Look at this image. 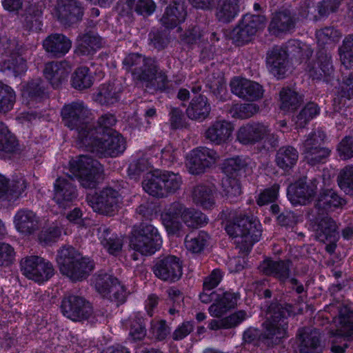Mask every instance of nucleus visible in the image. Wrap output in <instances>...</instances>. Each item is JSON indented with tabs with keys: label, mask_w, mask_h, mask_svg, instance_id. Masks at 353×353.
Wrapping results in <instances>:
<instances>
[{
	"label": "nucleus",
	"mask_w": 353,
	"mask_h": 353,
	"mask_svg": "<svg viewBox=\"0 0 353 353\" xmlns=\"http://www.w3.org/2000/svg\"><path fill=\"white\" fill-rule=\"evenodd\" d=\"M182 220L189 228H198L207 223L206 216L201 211L186 208L182 214Z\"/></svg>",
	"instance_id": "nucleus-52"
},
{
	"label": "nucleus",
	"mask_w": 353,
	"mask_h": 353,
	"mask_svg": "<svg viewBox=\"0 0 353 353\" xmlns=\"http://www.w3.org/2000/svg\"><path fill=\"white\" fill-rule=\"evenodd\" d=\"M170 332V329L165 320H152L150 323L149 334L158 341L164 340Z\"/></svg>",
	"instance_id": "nucleus-60"
},
{
	"label": "nucleus",
	"mask_w": 353,
	"mask_h": 353,
	"mask_svg": "<svg viewBox=\"0 0 353 353\" xmlns=\"http://www.w3.org/2000/svg\"><path fill=\"white\" fill-rule=\"evenodd\" d=\"M70 171L85 188H94L101 176V163L90 155L81 154L70 161Z\"/></svg>",
	"instance_id": "nucleus-6"
},
{
	"label": "nucleus",
	"mask_w": 353,
	"mask_h": 353,
	"mask_svg": "<svg viewBox=\"0 0 353 353\" xmlns=\"http://www.w3.org/2000/svg\"><path fill=\"white\" fill-rule=\"evenodd\" d=\"M97 235L101 245L110 254L117 255L121 251L123 239L112 232L105 225H101L97 228Z\"/></svg>",
	"instance_id": "nucleus-40"
},
{
	"label": "nucleus",
	"mask_w": 353,
	"mask_h": 353,
	"mask_svg": "<svg viewBox=\"0 0 353 353\" xmlns=\"http://www.w3.org/2000/svg\"><path fill=\"white\" fill-rule=\"evenodd\" d=\"M91 112L83 101H74L65 105L61 110L63 124L71 130L77 132L79 146L88 145L90 138H88L92 128Z\"/></svg>",
	"instance_id": "nucleus-2"
},
{
	"label": "nucleus",
	"mask_w": 353,
	"mask_h": 353,
	"mask_svg": "<svg viewBox=\"0 0 353 353\" xmlns=\"http://www.w3.org/2000/svg\"><path fill=\"white\" fill-rule=\"evenodd\" d=\"M19 150V143L7 126L0 122V151L6 153H14Z\"/></svg>",
	"instance_id": "nucleus-50"
},
{
	"label": "nucleus",
	"mask_w": 353,
	"mask_h": 353,
	"mask_svg": "<svg viewBox=\"0 0 353 353\" xmlns=\"http://www.w3.org/2000/svg\"><path fill=\"white\" fill-rule=\"evenodd\" d=\"M128 12L134 10L139 14H151L156 6L152 0H126Z\"/></svg>",
	"instance_id": "nucleus-56"
},
{
	"label": "nucleus",
	"mask_w": 353,
	"mask_h": 353,
	"mask_svg": "<svg viewBox=\"0 0 353 353\" xmlns=\"http://www.w3.org/2000/svg\"><path fill=\"white\" fill-rule=\"evenodd\" d=\"M291 265L290 260L265 259L260 263L259 270L263 274L273 276L280 283H285L290 279Z\"/></svg>",
	"instance_id": "nucleus-28"
},
{
	"label": "nucleus",
	"mask_w": 353,
	"mask_h": 353,
	"mask_svg": "<svg viewBox=\"0 0 353 353\" xmlns=\"http://www.w3.org/2000/svg\"><path fill=\"white\" fill-rule=\"evenodd\" d=\"M353 341V310L343 307L340 310L339 326L331 351L334 353H344L347 348V341Z\"/></svg>",
	"instance_id": "nucleus-12"
},
{
	"label": "nucleus",
	"mask_w": 353,
	"mask_h": 353,
	"mask_svg": "<svg viewBox=\"0 0 353 353\" xmlns=\"http://www.w3.org/2000/svg\"><path fill=\"white\" fill-rule=\"evenodd\" d=\"M317 180L313 179L310 182L306 178H301L288 188V198L294 205H306L316 194Z\"/></svg>",
	"instance_id": "nucleus-18"
},
{
	"label": "nucleus",
	"mask_w": 353,
	"mask_h": 353,
	"mask_svg": "<svg viewBox=\"0 0 353 353\" xmlns=\"http://www.w3.org/2000/svg\"><path fill=\"white\" fill-rule=\"evenodd\" d=\"M224 196L230 202H235L241 194V185L234 178L227 179L223 183Z\"/></svg>",
	"instance_id": "nucleus-61"
},
{
	"label": "nucleus",
	"mask_w": 353,
	"mask_h": 353,
	"mask_svg": "<svg viewBox=\"0 0 353 353\" xmlns=\"http://www.w3.org/2000/svg\"><path fill=\"white\" fill-rule=\"evenodd\" d=\"M14 224L17 232L30 236L40 228V217L34 211L23 208L19 210L14 216Z\"/></svg>",
	"instance_id": "nucleus-27"
},
{
	"label": "nucleus",
	"mask_w": 353,
	"mask_h": 353,
	"mask_svg": "<svg viewBox=\"0 0 353 353\" xmlns=\"http://www.w3.org/2000/svg\"><path fill=\"white\" fill-rule=\"evenodd\" d=\"M95 131L90 132L89 145H80L81 148H85V150L96 154L99 157H115L125 150V141L121 135L114 132V133L104 134L100 137L94 136Z\"/></svg>",
	"instance_id": "nucleus-7"
},
{
	"label": "nucleus",
	"mask_w": 353,
	"mask_h": 353,
	"mask_svg": "<svg viewBox=\"0 0 353 353\" xmlns=\"http://www.w3.org/2000/svg\"><path fill=\"white\" fill-rule=\"evenodd\" d=\"M225 230L244 249L251 248L254 243L259 241L261 236L260 224L242 214L227 223Z\"/></svg>",
	"instance_id": "nucleus-5"
},
{
	"label": "nucleus",
	"mask_w": 353,
	"mask_h": 353,
	"mask_svg": "<svg viewBox=\"0 0 353 353\" xmlns=\"http://www.w3.org/2000/svg\"><path fill=\"white\" fill-rule=\"evenodd\" d=\"M266 18L260 14H245L230 32L234 43L241 46L250 42L256 32L264 28Z\"/></svg>",
	"instance_id": "nucleus-9"
},
{
	"label": "nucleus",
	"mask_w": 353,
	"mask_h": 353,
	"mask_svg": "<svg viewBox=\"0 0 353 353\" xmlns=\"http://www.w3.org/2000/svg\"><path fill=\"white\" fill-rule=\"evenodd\" d=\"M306 161L311 165L324 163L330 154V150L325 147L317 148L315 150H310L303 153Z\"/></svg>",
	"instance_id": "nucleus-59"
},
{
	"label": "nucleus",
	"mask_w": 353,
	"mask_h": 353,
	"mask_svg": "<svg viewBox=\"0 0 353 353\" xmlns=\"http://www.w3.org/2000/svg\"><path fill=\"white\" fill-rule=\"evenodd\" d=\"M16 101V94L13 89L7 85L0 93V112H8L12 109Z\"/></svg>",
	"instance_id": "nucleus-64"
},
{
	"label": "nucleus",
	"mask_w": 353,
	"mask_h": 353,
	"mask_svg": "<svg viewBox=\"0 0 353 353\" xmlns=\"http://www.w3.org/2000/svg\"><path fill=\"white\" fill-rule=\"evenodd\" d=\"M161 243L157 229L150 223H141L134 230L130 246L143 255H152L160 249Z\"/></svg>",
	"instance_id": "nucleus-8"
},
{
	"label": "nucleus",
	"mask_w": 353,
	"mask_h": 353,
	"mask_svg": "<svg viewBox=\"0 0 353 353\" xmlns=\"http://www.w3.org/2000/svg\"><path fill=\"white\" fill-rule=\"evenodd\" d=\"M41 14V10L30 8L24 21V26L26 28L32 31L40 30L41 29V21L40 19Z\"/></svg>",
	"instance_id": "nucleus-63"
},
{
	"label": "nucleus",
	"mask_w": 353,
	"mask_h": 353,
	"mask_svg": "<svg viewBox=\"0 0 353 353\" xmlns=\"http://www.w3.org/2000/svg\"><path fill=\"white\" fill-rule=\"evenodd\" d=\"M340 188L346 194L353 195V166L343 168L338 176Z\"/></svg>",
	"instance_id": "nucleus-55"
},
{
	"label": "nucleus",
	"mask_w": 353,
	"mask_h": 353,
	"mask_svg": "<svg viewBox=\"0 0 353 353\" xmlns=\"http://www.w3.org/2000/svg\"><path fill=\"white\" fill-rule=\"evenodd\" d=\"M281 109L284 111H294L303 102V96L289 88H283L279 92Z\"/></svg>",
	"instance_id": "nucleus-47"
},
{
	"label": "nucleus",
	"mask_w": 353,
	"mask_h": 353,
	"mask_svg": "<svg viewBox=\"0 0 353 353\" xmlns=\"http://www.w3.org/2000/svg\"><path fill=\"white\" fill-rule=\"evenodd\" d=\"M298 336V353H322L325 345L317 330L301 328L299 330Z\"/></svg>",
	"instance_id": "nucleus-23"
},
{
	"label": "nucleus",
	"mask_w": 353,
	"mask_h": 353,
	"mask_svg": "<svg viewBox=\"0 0 353 353\" xmlns=\"http://www.w3.org/2000/svg\"><path fill=\"white\" fill-rule=\"evenodd\" d=\"M116 122L117 120L114 114L110 113L103 114L98 119L97 127H94L92 123V128L96 130L94 136H102L104 134L114 133L112 130V127Z\"/></svg>",
	"instance_id": "nucleus-57"
},
{
	"label": "nucleus",
	"mask_w": 353,
	"mask_h": 353,
	"mask_svg": "<svg viewBox=\"0 0 353 353\" xmlns=\"http://www.w3.org/2000/svg\"><path fill=\"white\" fill-rule=\"evenodd\" d=\"M247 166L246 160L240 157L228 159L224 164V172L231 176H237L245 170Z\"/></svg>",
	"instance_id": "nucleus-62"
},
{
	"label": "nucleus",
	"mask_w": 353,
	"mask_h": 353,
	"mask_svg": "<svg viewBox=\"0 0 353 353\" xmlns=\"http://www.w3.org/2000/svg\"><path fill=\"white\" fill-rule=\"evenodd\" d=\"M263 327V331L252 327L246 329L243 333V345L259 347L261 343H263L268 347H273L281 343L279 337L281 332L272 334L268 327Z\"/></svg>",
	"instance_id": "nucleus-22"
},
{
	"label": "nucleus",
	"mask_w": 353,
	"mask_h": 353,
	"mask_svg": "<svg viewBox=\"0 0 353 353\" xmlns=\"http://www.w3.org/2000/svg\"><path fill=\"white\" fill-rule=\"evenodd\" d=\"M23 274L29 279L36 282L48 280L54 274L52 263L38 256H30L21 261Z\"/></svg>",
	"instance_id": "nucleus-14"
},
{
	"label": "nucleus",
	"mask_w": 353,
	"mask_h": 353,
	"mask_svg": "<svg viewBox=\"0 0 353 353\" xmlns=\"http://www.w3.org/2000/svg\"><path fill=\"white\" fill-rule=\"evenodd\" d=\"M71 70L72 65L67 61H52L46 63L43 74L53 88H59L67 81Z\"/></svg>",
	"instance_id": "nucleus-30"
},
{
	"label": "nucleus",
	"mask_w": 353,
	"mask_h": 353,
	"mask_svg": "<svg viewBox=\"0 0 353 353\" xmlns=\"http://www.w3.org/2000/svg\"><path fill=\"white\" fill-rule=\"evenodd\" d=\"M299 158V152L292 146H283L276 152L275 162L280 168L288 170L293 168Z\"/></svg>",
	"instance_id": "nucleus-44"
},
{
	"label": "nucleus",
	"mask_w": 353,
	"mask_h": 353,
	"mask_svg": "<svg viewBox=\"0 0 353 353\" xmlns=\"http://www.w3.org/2000/svg\"><path fill=\"white\" fill-rule=\"evenodd\" d=\"M57 262L61 273L74 281L87 278L94 268L92 261L83 257L71 245L63 246L58 251Z\"/></svg>",
	"instance_id": "nucleus-3"
},
{
	"label": "nucleus",
	"mask_w": 353,
	"mask_h": 353,
	"mask_svg": "<svg viewBox=\"0 0 353 353\" xmlns=\"http://www.w3.org/2000/svg\"><path fill=\"white\" fill-rule=\"evenodd\" d=\"M0 43L3 53L8 57L3 62V70L12 72L15 77L25 72L26 61L20 54L21 46L17 41L3 37Z\"/></svg>",
	"instance_id": "nucleus-15"
},
{
	"label": "nucleus",
	"mask_w": 353,
	"mask_h": 353,
	"mask_svg": "<svg viewBox=\"0 0 353 353\" xmlns=\"http://www.w3.org/2000/svg\"><path fill=\"white\" fill-rule=\"evenodd\" d=\"M119 192L112 188H103L94 195L88 196L87 201L94 212L112 215L117 209Z\"/></svg>",
	"instance_id": "nucleus-16"
},
{
	"label": "nucleus",
	"mask_w": 353,
	"mask_h": 353,
	"mask_svg": "<svg viewBox=\"0 0 353 353\" xmlns=\"http://www.w3.org/2000/svg\"><path fill=\"white\" fill-rule=\"evenodd\" d=\"M167 4L165 12L161 19L162 24L168 28H174L183 22L187 16L184 0H161Z\"/></svg>",
	"instance_id": "nucleus-25"
},
{
	"label": "nucleus",
	"mask_w": 353,
	"mask_h": 353,
	"mask_svg": "<svg viewBox=\"0 0 353 353\" xmlns=\"http://www.w3.org/2000/svg\"><path fill=\"white\" fill-rule=\"evenodd\" d=\"M215 16L220 22H231L239 12V0H216Z\"/></svg>",
	"instance_id": "nucleus-42"
},
{
	"label": "nucleus",
	"mask_w": 353,
	"mask_h": 353,
	"mask_svg": "<svg viewBox=\"0 0 353 353\" xmlns=\"http://www.w3.org/2000/svg\"><path fill=\"white\" fill-rule=\"evenodd\" d=\"M22 95L31 101H40L47 97L46 83L40 78L32 79L23 86Z\"/></svg>",
	"instance_id": "nucleus-46"
},
{
	"label": "nucleus",
	"mask_w": 353,
	"mask_h": 353,
	"mask_svg": "<svg viewBox=\"0 0 353 353\" xmlns=\"http://www.w3.org/2000/svg\"><path fill=\"white\" fill-rule=\"evenodd\" d=\"M268 132V126L262 123H248L239 128L236 138L243 145H254L261 141Z\"/></svg>",
	"instance_id": "nucleus-29"
},
{
	"label": "nucleus",
	"mask_w": 353,
	"mask_h": 353,
	"mask_svg": "<svg viewBox=\"0 0 353 353\" xmlns=\"http://www.w3.org/2000/svg\"><path fill=\"white\" fill-rule=\"evenodd\" d=\"M183 181L178 173L170 171L148 174L142 182L143 190L150 195L163 198L176 192Z\"/></svg>",
	"instance_id": "nucleus-4"
},
{
	"label": "nucleus",
	"mask_w": 353,
	"mask_h": 353,
	"mask_svg": "<svg viewBox=\"0 0 353 353\" xmlns=\"http://www.w3.org/2000/svg\"><path fill=\"white\" fill-rule=\"evenodd\" d=\"M345 201L333 189H323L319 192L315 208L319 214H323L342 207Z\"/></svg>",
	"instance_id": "nucleus-33"
},
{
	"label": "nucleus",
	"mask_w": 353,
	"mask_h": 353,
	"mask_svg": "<svg viewBox=\"0 0 353 353\" xmlns=\"http://www.w3.org/2000/svg\"><path fill=\"white\" fill-rule=\"evenodd\" d=\"M43 46L52 56L59 58L69 52L72 47V41L64 34L55 33L44 39Z\"/></svg>",
	"instance_id": "nucleus-36"
},
{
	"label": "nucleus",
	"mask_w": 353,
	"mask_h": 353,
	"mask_svg": "<svg viewBox=\"0 0 353 353\" xmlns=\"http://www.w3.org/2000/svg\"><path fill=\"white\" fill-rule=\"evenodd\" d=\"M239 299L238 293L225 292L221 298L218 297L217 301L212 304L208 310L211 316L221 317L229 310L234 308Z\"/></svg>",
	"instance_id": "nucleus-43"
},
{
	"label": "nucleus",
	"mask_w": 353,
	"mask_h": 353,
	"mask_svg": "<svg viewBox=\"0 0 353 353\" xmlns=\"http://www.w3.org/2000/svg\"><path fill=\"white\" fill-rule=\"evenodd\" d=\"M211 112V105L204 95L194 97L186 109L187 117L193 121L202 122L208 118Z\"/></svg>",
	"instance_id": "nucleus-39"
},
{
	"label": "nucleus",
	"mask_w": 353,
	"mask_h": 353,
	"mask_svg": "<svg viewBox=\"0 0 353 353\" xmlns=\"http://www.w3.org/2000/svg\"><path fill=\"white\" fill-rule=\"evenodd\" d=\"M27 188V182L23 176H17L10 183L0 174V198L9 201L18 199Z\"/></svg>",
	"instance_id": "nucleus-38"
},
{
	"label": "nucleus",
	"mask_w": 353,
	"mask_h": 353,
	"mask_svg": "<svg viewBox=\"0 0 353 353\" xmlns=\"http://www.w3.org/2000/svg\"><path fill=\"white\" fill-rule=\"evenodd\" d=\"M215 187L213 185L199 184L192 190L193 202L203 209H211L215 205Z\"/></svg>",
	"instance_id": "nucleus-41"
},
{
	"label": "nucleus",
	"mask_w": 353,
	"mask_h": 353,
	"mask_svg": "<svg viewBox=\"0 0 353 353\" xmlns=\"http://www.w3.org/2000/svg\"><path fill=\"white\" fill-rule=\"evenodd\" d=\"M296 19L288 10H283L274 14L269 25L270 32L276 36L294 30Z\"/></svg>",
	"instance_id": "nucleus-34"
},
{
	"label": "nucleus",
	"mask_w": 353,
	"mask_h": 353,
	"mask_svg": "<svg viewBox=\"0 0 353 353\" xmlns=\"http://www.w3.org/2000/svg\"><path fill=\"white\" fill-rule=\"evenodd\" d=\"M104 44L103 39L98 33L89 31L78 37L75 52L79 56L93 54Z\"/></svg>",
	"instance_id": "nucleus-35"
},
{
	"label": "nucleus",
	"mask_w": 353,
	"mask_h": 353,
	"mask_svg": "<svg viewBox=\"0 0 353 353\" xmlns=\"http://www.w3.org/2000/svg\"><path fill=\"white\" fill-rule=\"evenodd\" d=\"M88 67H79L77 68L72 76V85L77 90L89 88L93 84L92 77L90 74Z\"/></svg>",
	"instance_id": "nucleus-51"
},
{
	"label": "nucleus",
	"mask_w": 353,
	"mask_h": 353,
	"mask_svg": "<svg viewBox=\"0 0 353 353\" xmlns=\"http://www.w3.org/2000/svg\"><path fill=\"white\" fill-rule=\"evenodd\" d=\"M84 8L77 0H61L57 6V16L64 26H71L82 20Z\"/></svg>",
	"instance_id": "nucleus-21"
},
{
	"label": "nucleus",
	"mask_w": 353,
	"mask_h": 353,
	"mask_svg": "<svg viewBox=\"0 0 353 353\" xmlns=\"http://www.w3.org/2000/svg\"><path fill=\"white\" fill-rule=\"evenodd\" d=\"M61 310L63 316L73 321L87 319L92 312L90 303L80 296H65L61 301Z\"/></svg>",
	"instance_id": "nucleus-17"
},
{
	"label": "nucleus",
	"mask_w": 353,
	"mask_h": 353,
	"mask_svg": "<svg viewBox=\"0 0 353 353\" xmlns=\"http://www.w3.org/2000/svg\"><path fill=\"white\" fill-rule=\"evenodd\" d=\"M336 223L330 216L317 219L314 231L316 239L323 243L337 241L339 234Z\"/></svg>",
	"instance_id": "nucleus-37"
},
{
	"label": "nucleus",
	"mask_w": 353,
	"mask_h": 353,
	"mask_svg": "<svg viewBox=\"0 0 353 353\" xmlns=\"http://www.w3.org/2000/svg\"><path fill=\"white\" fill-rule=\"evenodd\" d=\"M316 64L320 67L316 69V64H308L307 72L309 76L314 80H321L324 77L332 75L334 72L332 56L325 49H321L316 54Z\"/></svg>",
	"instance_id": "nucleus-32"
},
{
	"label": "nucleus",
	"mask_w": 353,
	"mask_h": 353,
	"mask_svg": "<svg viewBox=\"0 0 353 353\" xmlns=\"http://www.w3.org/2000/svg\"><path fill=\"white\" fill-rule=\"evenodd\" d=\"M266 59L270 72L278 79L283 78L288 67L287 51L281 46H274L268 52Z\"/></svg>",
	"instance_id": "nucleus-31"
},
{
	"label": "nucleus",
	"mask_w": 353,
	"mask_h": 353,
	"mask_svg": "<svg viewBox=\"0 0 353 353\" xmlns=\"http://www.w3.org/2000/svg\"><path fill=\"white\" fill-rule=\"evenodd\" d=\"M121 92L122 87L121 83L104 84L100 88L96 100L102 105H112L119 100Z\"/></svg>",
	"instance_id": "nucleus-45"
},
{
	"label": "nucleus",
	"mask_w": 353,
	"mask_h": 353,
	"mask_svg": "<svg viewBox=\"0 0 353 353\" xmlns=\"http://www.w3.org/2000/svg\"><path fill=\"white\" fill-rule=\"evenodd\" d=\"M123 65L126 70L131 72L133 79L142 83L146 88L163 92L168 88V77L161 70L155 58L132 53L124 58Z\"/></svg>",
	"instance_id": "nucleus-1"
},
{
	"label": "nucleus",
	"mask_w": 353,
	"mask_h": 353,
	"mask_svg": "<svg viewBox=\"0 0 353 353\" xmlns=\"http://www.w3.org/2000/svg\"><path fill=\"white\" fill-rule=\"evenodd\" d=\"M93 282L97 291L103 297L117 302V305L125 301V289L113 275L101 270L94 275Z\"/></svg>",
	"instance_id": "nucleus-10"
},
{
	"label": "nucleus",
	"mask_w": 353,
	"mask_h": 353,
	"mask_svg": "<svg viewBox=\"0 0 353 353\" xmlns=\"http://www.w3.org/2000/svg\"><path fill=\"white\" fill-rule=\"evenodd\" d=\"M325 134L320 130L310 132L303 143V153L323 146Z\"/></svg>",
	"instance_id": "nucleus-54"
},
{
	"label": "nucleus",
	"mask_w": 353,
	"mask_h": 353,
	"mask_svg": "<svg viewBox=\"0 0 353 353\" xmlns=\"http://www.w3.org/2000/svg\"><path fill=\"white\" fill-rule=\"evenodd\" d=\"M283 48L287 51L288 57L291 55L303 60L308 59L313 53L309 46L295 39L288 41Z\"/></svg>",
	"instance_id": "nucleus-49"
},
{
	"label": "nucleus",
	"mask_w": 353,
	"mask_h": 353,
	"mask_svg": "<svg viewBox=\"0 0 353 353\" xmlns=\"http://www.w3.org/2000/svg\"><path fill=\"white\" fill-rule=\"evenodd\" d=\"M219 156L214 150L202 148L193 150L187 157L186 166L192 174H199L214 164Z\"/></svg>",
	"instance_id": "nucleus-20"
},
{
	"label": "nucleus",
	"mask_w": 353,
	"mask_h": 353,
	"mask_svg": "<svg viewBox=\"0 0 353 353\" xmlns=\"http://www.w3.org/2000/svg\"><path fill=\"white\" fill-rule=\"evenodd\" d=\"M208 239L209 235L205 231L191 232L185 238V246L192 253H200L203 250Z\"/></svg>",
	"instance_id": "nucleus-48"
},
{
	"label": "nucleus",
	"mask_w": 353,
	"mask_h": 353,
	"mask_svg": "<svg viewBox=\"0 0 353 353\" xmlns=\"http://www.w3.org/2000/svg\"><path fill=\"white\" fill-rule=\"evenodd\" d=\"M293 312L292 306L290 304L280 303L278 302L272 303L267 310L266 321L263 323V327H268L272 334H276L278 332H281L279 337L281 342L287 334L288 316Z\"/></svg>",
	"instance_id": "nucleus-11"
},
{
	"label": "nucleus",
	"mask_w": 353,
	"mask_h": 353,
	"mask_svg": "<svg viewBox=\"0 0 353 353\" xmlns=\"http://www.w3.org/2000/svg\"><path fill=\"white\" fill-rule=\"evenodd\" d=\"M339 51L342 63L347 68H353V34L345 37Z\"/></svg>",
	"instance_id": "nucleus-53"
},
{
	"label": "nucleus",
	"mask_w": 353,
	"mask_h": 353,
	"mask_svg": "<svg viewBox=\"0 0 353 353\" xmlns=\"http://www.w3.org/2000/svg\"><path fill=\"white\" fill-rule=\"evenodd\" d=\"M77 197L78 191L72 178L59 177L55 180L52 200L59 208L70 207Z\"/></svg>",
	"instance_id": "nucleus-19"
},
{
	"label": "nucleus",
	"mask_w": 353,
	"mask_h": 353,
	"mask_svg": "<svg viewBox=\"0 0 353 353\" xmlns=\"http://www.w3.org/2000/svg\"><path fill=\"white\" fill-rule=\"evenodd\" d=\"M152 271L161 281L176 282L182 276V263L174 255H163L155 259Z\"/></svg>",
	"instance_id": "nucleus-13"
},
{
	"label": "nucleus",
	"mask_w": 353,
	"mask_h": 353,
	"mask_svg": "<svg viewBox=\"0 0 353 353\" xmlns=\"http://www.w3.org/2000/svg\"><path fill=\"white\" fill-rule=\"evenodd\" d=\"M233 94L245 100L254 101L262 97L263 90L258 83L240 78H234L230 83Z\"/></svg>",
	"instance_id": "nucleus-24"
},
{
	"label": "nucleus",
	"mask_w": 353,
	"mask_h": 353,
	"mask_svg": "<svg viewBox=\"0 0 353 353\" xmlns=\"http://www.w3.org/2000/svg\"><path fill=\"white\" fill-rule=\"evenodd\" d=\"M319 110L320 109L316 103L314 102L307 103L296 117V123L297 127L303 128L310 120L319 114Z\"/></svg>",
	"instance_id": "nucleus-58"
},
{
	"label": "nucleus",
	"mask_w": 353,
	"mask_h": 353,
	"mask_svg": "<svg viewBox=\"0 0 353 353\" xmlns=\"http://www.w3.org/2000/svg\"><path fill=\"white\" fill-rule=\"evenodd\" d=\"M233 130L234 127L231 122L225 119L216 120L205 130L204 137L210 143L220 145L231 139Z\"/></svg>",
	"instance_id": "nucleus-26"
}]
</instances>
